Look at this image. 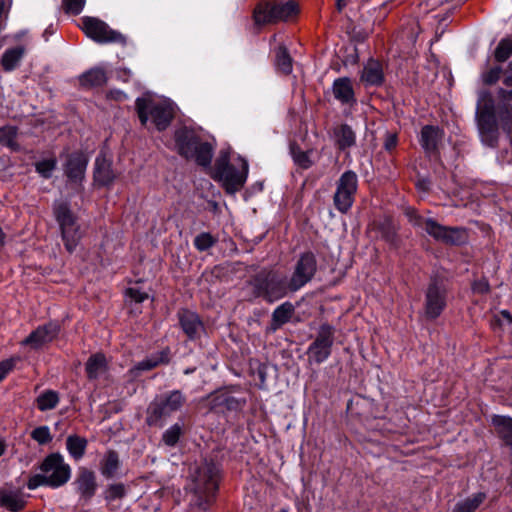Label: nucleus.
<instances>
[{
	"label": "nucleus",
	"mask_w": 512,
	"mask_h": 512,
	"mask_svg": "<svg viewBox=\"0 0 512 512\" xmlns=\"http://www.w3.org/2000/svg\"><path fill=\"white\" fill-rule=\"evenodd\" d=\"M71 476V468L65 463L64 458L59 453L48 455L39 467V473L31 476L27 482V487L34 490L40 486L58 488L68 482Z\"/></svg>",
	"instance_id": "1"
},
{
	"label": "nucleus",
	"mask_w": 512,
	"mask_h": 512,
	"mask_svg": "<svg viewBox=\"0 0 512 512\" xmlns=\"http://www.w3.org/2000/svg\"><path fill=\"white\" fill-rule=\"evenodd\" d=\"M174 137L180 155L195 160L201 166L210 165L213 148L208 142L202 141L193 130L186 127L179 128L175 131Z\"/></svg>",
	"instance_id": "2"
},
{
	"label": "nucleus",
	"mask_w": 512,
	"mask_h": 512,
	"mask_svg": "<svg viewBox=\"0 0 512 512\" xmlns=\"http://www.w3.org/2000/svg\"><path fill=\"white\" fill-rule=\"evenodd\" d=\"M248 163L239 158L238 166L229 162L228 155H221L215 163L214 179L219 181L228 193L239 191L246 182Z\"/></svg>",
	"instance_id": "3"
},
{
	"label": "nucleus",
	"mask_w": 512,
	"mask_h": 512,
	"mask_svg": "<svg viewBox=\"0 0 512 512\" xmlns=\"http://www.w3.org/2000/svg\"><path fill=\"white\" fill-rule=\"evenodd\" d=\"M252 285L257 295L268 302L277 301L292 292L290 279L288 280L286 275L276 271L259 273L253 279Z\"/></svg>",
	"instance_id": "4"
},
{
	"label": "nucleus",
	"mask_w": 512,
	"mask_h": 512,
	"mask_svg": "<svg viewBox=\"0 0 512 512\" xmlns=\"http://www.w3.org/2000/svg\"><path fill=\"white\" fill-rule=\"evenodd\" d=\"M219 470L212 463H203L197 470L195 477V496L193 505L205 509L213 501L218 489Z\"/></svg>",
	"instance_id": "5"
},
{
	"label": "nucleus",
	"mask_w": 512,
	"mask_h": 512,
	"mask_svg": "<svg viewBox=\"0 0 512 512\" xmlns=\"http://www.w3.org/2000/svg\"><path fill=\"white\" fill-rule=\"evenodd\" d=\"M186 397L180 390H173L156 397L147 408L146 422L150 426H161L163 420L180 410Z\"/></svg>",
	"instance_id": "6"
},
{
	"label": "nucleus",
	"mask_w": 512,
	"mask_h": 512,
	"mask_svg": "<svg viewBox=\"0 0 512 512\" xmlns=\"http://www.w3.org/2000/svg\"><path fill=\"white\" fill-rule=\"evenodd\" d=\"M136 110L142 125H146L149 118L159 131L165 130L174 117L173 108L164 101H155L147 98L136 100Z\"/></svg>",
	"instance_id": "7"
},
{
	"label": "nucleus",
	"mask_w": 512,
	"mask_h": 512,
	"mask_svg": "<svg viewBox=\"0 0 512 512\" xmlns=\"http://www.w3.org/2000/svg\"><path fill=\"white\" fill-rule=\"evenodd\" d=\"M53 212L61 230L64 246L71 253L75 250L81 238L76 217L64 202L56 203Z\"/></svg>",
	"instance_id": "8"
},
{
	"label": "nucleus",
	"mask_w": 512,
	"mask_h": 512,
	"mask_svg": "<svg viewBox=\"0 0 512 512\" xmlns=\"http://www.w3.org/2000/svg\"><path fill=\"white\" fill-rule=\"evenodd\" d=\"M81 22V29L86 36L97 43L124 44L126 42V38L123 34L111 29L107 23L99 18L86 16L81 19Z\"/></svg>",
	"instance_id": "9"
},
{
	"label": "nucleus",
	"mask_w": 512,
	"mask_h": 512,
	"mask_svg": "<svg viewBox=\"0 0 512 512\" xmlns=\"http://www.w3.org/2000/svg\"><path fill=\"white\" fill-rule=\"evenodd\" d=\"M358 187V178L355 172H344L338 182L334 194V205L341 213H346L353 205L354 196Z\"/></svg>",
	"instance_id": "10"
},
{
	"label": "nucleus",
	"mask_w": 512,
	"mask_h": 512,
	"mask_svg": "<svg viewBox=\"0 0 512 512\" xmlns=\"http://www.w3.org/2000/svg\"><path fill=\"white\" fill-rule=\"evenodd\" d=\"M425 231L436 241L444 244L458 245L464 243L467 238L464 228L443 226L431 218L425 221Z\"/></svg>",
	"instance_id": "11"
},
{
	"label": "nucleus",
	"mask_w": 512,
	"mask_h": 512,
	"mask_svg": "<svg viewBox=\"0 0 512 512\" xmlns=\"http://www.w3.org/2000/svg\"><path fill=\"white\" fill-rule=\"evenodd\" d=\"M334 329L328 324L320 326L318 334L314 342L309 346V358L316 363L324 362L331 353L333 345Z\"/></svg>",
	"instance_id": "12"
},
{
	"label": "nucleus",
	"mask_w": 512,
	"mask_h": 512,
	"mask_svg": "<svg viewBox=\"0 0 512 512\" xmlns=\"http://www.w3.org/2000/svg\"><path fill=\"white\" fill-rule=\"evenodd\" d=\"M446 306V290L437 282H431L425 293L424 316L428 320L438 318Z\"/></svg>",
	"instance_id": "13"
},
{
	"label": "nucleus",
	"mask_w": 512,
	"mask_h": 512,
	"mask_svg": "<svg viewBox=\"0 0 512 512\" xmlns=\"http://www.w3.org/2000/svg\"><path fill=\"white\" fill-rule=\"evenodd\" d=\"M316 272V259L312 253H304L296 263L290 278V288L296 292L307 284Z\"/></svg>",
	"instance_id": "14"
},
{
	"label": "nucleus",
	"mask_w": 512,
	"mask_h": 512,
	"mask_svg": "<svg viewBox=\"0 0 512 512\" xmlns=\"http://www.w3.org/2000/svg\"><path fill=\"white\" fill-rule=\"evenodd\" d=\"M88 164L87 156L82 152H73L68 155L64 165L66 176L73 181H81L84 178Z\"/></svg>",
	"instance_id": "15"
},
{
	"label": "nucleus",
	"mask_w": 512,
	"mask_h": 512,
	"mask_svg": "<svg viewBox=\"0 0 512 512\" xmlns=\"http://www.w3.org/2000/svg\"><path fill=\"white\" fill-rule=\"evenodd\" d=\"M59 326L55 323H49L37 328L22 343L38 349L44 344L51 342L58 334Z\"/></svg>",
	"instance_id": "16"
},
{
	"label": "nucleus",
	"mask_w": 512,
	"mask_h": 512,
	"mask_svg": "<svg viewBox=\"0 0 512 512\" xmlns=\"http://www.w3.org/2000/svg\"><path fill=\"white\" fill-rule=\"evenodd\" d=\"M116 173L112 169V162L104 154L97 156L94 166V180L101 186L113 183Z\"/></svg>",
	"instance_id": "17"
},
{
	"label": "nucleus",
	"mask_w": 512,
	"mask_h": 512,
	"mask_svg": "<svg viewBox=\"0 0 512 512\" xmlns=\"http://www.w3.org/2000/svg\"><path fill=\"white\" fill-rule=\"evenodd\" d=\"M75 485L82 498L90 499L97 487L94 473L86 468L79 469Z\"/></svg>",
	"instance_id": "18"
},
{
	"label": "nucleus",
	"mask_w": 512,
	"mask_h": 512,
	"mask_svg": "<svg viewBox=\"0 0 512 512\" xmlns=\"http://www.w3.org/2000/svg\"><path fill=\"white\" fill-rule=\"evenodd\" d=\"M179 321L185 334L190 339H195L203 330V324L199 316L189 310H183L179 313Z\"/></svg>",
	"instance_id": "19"
},
{
	"label": "nucleus",
	"mask_w": 512,
	"mask_h": 512,
	"mask_svg": "<svg viewBox=\"0 0 512 512\" xmlns=\"http://www.w3.org/2000/svg\"><path fill=\"white\" fill-rule=\"evenodd\" d=\"M332 91L334 97L342 104H353L356 102L354 90L349 78H338L333 82Z\"/></svg>",
	"instance_id": "20"
},
{
	"label": "nucleus",
	"mask_w": 512,
	"mask_h": 512,
	"mask_svg": "<svg viewBox=\"0 0 512 512\" xmlns=\"http://www.w3.org/2000/svg\"><path fill=\"white\" fill-rule=\"evenodd\" d=\"M274 24L285 22L298 13V6L294 1L271 2Z\"/></svg>",
	"instance_id": "21"
},
{
	"label": "nucleus",
	"mask_w": 512,
	"mask_h": 512,
	"mask_svg": "<svg viewBox=\"0 0 512 512\" xmlns=\"http://www.w3.org/2000/svg\"><path fill=\"white\" fill-rule=\"evenodd\" d=\"M361 80L366 85H381L384 80L382 65L378 61L369 60L363 68Z\"/></svg>",
	"instance_id": "22"
},
{
	"label": "nucleus",
	"mask_w": 512,
	"mask_h": 512,
	"mask_svg": "<svg viewBox=\"0 0 512 512\" xmlns=\"http://www.w3.org/2000/svg\"><path fill=\"white\" fill-rule=\"evenodd\" d=\"M491 423L505 444L512 446V417L493 415Z\"/></svg>",
	"instance_id": "23"
},
{
	"label": "nucleus",
	"mask_w": 512,
	"mask_h": 512,
	"mask_svg": "<svg viewBox=\"0 0 512 512\" xmlns=\"http://www.w3.org/2000/svg\"><path fill=\"white\" fill-rule=\"evenodd\" d=\"M25 52L26 49L24 46H17L7 49L3 53L0 60L4 71L11 72L15 70L19 66Z\"/></svg>",
	"instance_id": "24"
},
{
	"label": "nucleus",
	"mask_w": 512,
	"mask_h": 512,
	"mask_svg": "<svg viewBox=\"0 0 512 512\" xmlns=\"http://www.w3.org/2000/svg\"><path fill=\"white\" fill-rule=\"evenodd\" d=\"M85 370L91 380L98 379L107 370L106 358L103 354L97 353L89 357L86 362Z\"/></svg>",
	"instance_id": "25"
},
{
	"label": "nucleus",
	"mask_w": 512,
	"mask_h": 512,
	"mask_svg": "<svg viewBox=\"0 0 512 512\" xmlns=\"http://www.w3.org/2000/svg\"><path fill=\"white\" fill-rule=\"evenodd\" d=\"M79 82L87 88L101 86L107 82V75L103 68L95 67L83 73L79 77Z\"/></svg>",
	"instance_id": "26"
},
{
	"label": "nucleus",
	"mask_w": 512,
	"mask_h": 512,
	"mask_svg": "<svg viewBox=\"0 0 512 512\" xmlns=\"http://www.w3.org/2000/svg\"><path fill=\"white\" fill-rule=\"evenodd\" d=\"M334 135L336 144L342 150L353 146L356 142V136L350 126L343 124L335 128Z\"/></svg>",
	"instance_id": "27"
},
{
	"label": "nucleus",
	"mask_w": 512,
	"mask_h": 512,
	"mask_svg": "<svg viewBox=\"0 0 512 512\" xmlns=\"http://www.w3.org/2000/svg\"><path fill=\"white\" fill-rule=\"evenodd\" d=\"M441 138L442 132L434 126H425L421 131V144L426 151H434Z\"/></svg>",
	"instance_id": "28"
},
{
	"label": "nucleus",
	"mask_w": 512,
	"mask_h": 512,
	"mask_svg": "<svg viewBox=\"0 0 512 512\" xmlns=\"http://www.w3.org/2000/svg\"><path fill=\"white\" fill-rule=\"evenodd\" d=\"M0 503L3 507L13 512L20 511L25 505L22 495L15 491H1Z\"/></svg>",
	"instance_id": "29"
},
{
	"label": "nucleus",
	"mask_w": 512,
	"mask_h": 512,
	"mask_svg": "<svg viewBox=\"0 0 512 512\" xmlns=\"http://www.w3.org/2000/svg\"><path fill=\"white\" fill-rule=\"evenodd\" d=\"M253 20L258 26L274 24L271 2L259 3L254 9Z\"/></svg>",
	"instance_id": "30"
},
{
	"label": "nucleus",
	"mask_w": 512,
	"mask_h": 512,
	"mask_svg": "<svg viewBox=\"0 0 512 512\" xmlns=\"http://www.w3.org/2000/svg\"><path fill=\"white\" fill-rule=\"evenodd\" d=\"M87 446L86 439L71 435L66 440V447L69 454L76 460H79L83 457Z\"/></svg>",
	"instance_id": "31"
},
{
	"label": "nucleus",
	"mask_w": 512,
	"mask_h": 512,
	"mask_svg": "<svg viewBox=\"0 0 512 512\" xmlns=\"http://www.w3.org/2000/svg\"><path fill=\"white\" fill-rule=\"evenodd\" d=\"M275 62L277 69L283 74H289L292 71V59L283 44H279V46L275 50Z\"/></svg>",
	"instance_id": "32"
},
{
	"label": "nucleus",
	"mask_w": 512,
	"mask_h": 512,
	"mask_svg": "<svg viewBox=\"0 0 512 512\" xmlns=\"http://www.w3.org/2000/svg\"><path fill=\"white\" fill-rule=\"evenodd\" d=\"M119 465L118 454L115 451H108L101 462V472L106 477H112L117 472Z\"/></svg>",
	"instance_id": "33"
},
{
	"label": "nucleus",
	"mask_w": 512,
	"mask_h": 512,
	"mask_svg": "<svg viewBox=\"0 0 512 512\" xmlns=\"http://www.w3.org/2000/svg\"><path fill=\"white\" fill-rule=\"evenodd\" d=\"M17 129L14 126H4L0 128V146L8 147L11 150H18L19 145L16 141Z\"/></svg>",
	"instance_id": "34"
},
{
	"label": "nucleus",
	"mask_w": 512,
	"mask_h": 512,
	"mask_svg": "<svg viewBox=\"0 0 512 512\" xmlns=\"http://www.w3.org/2000/svg\"><path fill=\"white\" fill-rule=\"evenodd\" d=\"M36 403L40 411L54 409L59 403V395L53 390H47L37 397Z\"/></svg>",
	"instance_id": "35"
},
{
	"label": "nucleus",
	"mask_w": 512,
	"mask_h": 512,
	"mask_svg": "<svg viewBox=\"0 0 512 512\" xmlns=\"http://www.w3.org/2000/svg\"><path fill=\"white\" fill-rule=\"evenodd\" d=\"M484 493H477L473 496L459 502L455 507V512H474L485 500Z\"/></svg>",
	"instance_id": "36"
},
{
	"label": "nucleus",
	"mask_w": 512,
	"mask_h": 512,
	"mask_svg": "<svg viewBox=\"0 0 512 512\" xmlns=\"http://www.w3.org/2000/svg\"><path fill=\"white\" fill-rule=\"evenodd\" d=\"M293 312V305L290 302H285L274 310L272 314L273 322L277 325L285 324L290 320Z\"/></svg>",
	"instance_id": "37"
},
{
	"label": "nucleus",
	"mask_w": 512,
	"mask_h": 512,
	"mask_svg": "<svg viewBox=\"0 0 512 512\" xmlns=\"http://www.w3.org/2000/svg\"><path fill=\"white\" fill-rule=\"evenodd\" d=\"M495 59L498 62L506 61L512 55V40L509 38L502 39L495 49Z\"/></svg>",
	"instance_id": "38"
},
{
	"label": "nucleus",
	"mask_w": 512,
	"mask_h": 512,
	"mask_svg": "<svg viewBox=\"0 0 512 512\" xmlns=\"http://www.w3.org/2000/svg\"><path fill=\"white\" fill-rule=\"evenodd\" d=\"M497 116L504 129H510L512 123V105L509 103L498 104Z\"/></svg>",
	"instance_id": "39"
},
{
	"label": "nucleus",
	"mask_w": 512,
	"mask_h": 512,
	"mask_svg": "<svg viewBox=\"0 0 512 512\" xmlns=\"http://www.w3.org/2000/svg\"><path fill=\"white\" fill-rule=\"evenodd\" d=\"M217 239L208 232H202L194 239V246L199 251H206L215 245Z\"/></svg>",
	"instance_id": "40"
},
{
	"label": "nucleus",
	"mask_w": 512,
	"mask_h": 512,
	"mask_svg": "<svg viewBox=\"0 0 512 512\" xmlns=\"http://www.w3.org/2000/svg\"><path fill=\"white\" fill-rule=\"evenodd\" d=\"M181 433V426L174 424L164 432L162 437L163 442L168 446H174L178 442Z\"/></svg>",
	"instance_id": "41"
},
{
	"label": "nucleus",
	"mask_w": 512,
	"mask_h": 512,
	"mask_svg": "<svg viewBox=\"0 0 512 512\" xmlns=\"http://www.w3.org/2000/svg\"><path fill=\"white\" fill-rule=\"evenodd\" d=\"M480 132L483 140L489 141V144H493L496 140L497 128L494 122L485 123L483 120L480 121Z\"/></svg>",
	"instance_id": "42"
},
{
	"label": "nucleus",
	"mask_w": 512,
	"mask_h": 512,
	"mask_svg": "<svg viewBox=\"0 0 512 512\" xmlns=\"http://www.w3.org/2000/svg\"><path fill=\"white\" fill-rule=\"evenodd\" d=\"M55 167L56 160L53 158L42 160L40 162H37L35 165L36 171L44 178L51 177Z\"/></svg>",
	"instance_id": "43"
},
{
	"label": "nucleus",
	"mask_w": 512,
	"mask_h": 512,
	"mask_svg": "<svg viewBox=\"0 0 512 512\" xmlns=\"http://www.w3.org/2000/svg\"><path fill=\"white\" fill-rule=\"evenodd\" d=\"M165 361L166 360L162 357V355L152 356L151 358H147L139 362L134 369L138 371H148L157 367L160 363H163Z\"/></svg>",
	"instance_id": "44"
},
{
	"label": "nucleus",
	"mask_w": 512,
	"mask_h": 512,
	"mask_svg": "<svg viewBox=\"0 0 512 512\" xmlns=\"http://www.w3.org/2000/svg\"><path fill=\"white\" fill-rule=\"evenodd\" d=\"M86 0H63L62 6L67 14L78 15L82 12Z\"/></svg>",
	"instance_id": "45"
},
{
	"label": "nucleus",
	"mask_w": 512,
	"mask_h": 512,
	"mask_svg": "<svg viewBox=\"0 0 512 512\" xmlns=\"http://www.w3.org/2000/svg\"><path fill=\"white\" fill-rule=\"evenodd\" d=\"M31 437L41 445L50 442L52 439L50 429L47 426H40L35 428L31 433Z\"/></svg>",
	"instance_id": "46"
},
{
	"label": "nucleus",
	"mask_w": 512,
	"mask_h": 512,
	"mask_svg": "<svg viewBox=\"0 0 512 512\" xmlns=\"http://www.w3.org/2000/svg\"><path fill=\"white\" fill-rule=\"evenodd\" d=\"M125 486L123 484H112L106 490V499L113 501L118 498H122L125 495Z\"/></svg>",
	"instance_id": "47"
},
{
	"label": "nucleus",
	"mask_w": 512,
	"mask_h": 512,
	"mask_svg": "<svg viewBox=\"0 0 512 512\" xmlns=\"http://www.w3.org/2000/svg\"><path fill=\"white\" fill-rule=\"evenodd\" d=\"M502 73V69L499 66L490 68L488 71L482 74V80L487 85L495 84Z\"/></svg>",
	"instance_id": "48"
},
{
	"label": "nucleus",
	"mask_w": 512,
	"mask_h": 512,
	"mask_svg": "<svg viewBox=\"0 0 512 512\" xmlns=\"http://www.w3.org/2000/svg\"><path fill=\"white\" fill-rule=\"evenodd\" d=\"M406 216L408 217L409 222L415 227H421L425 230V221L428 218H423L418 215L417 212L412 208H407L405 211Z\"/></svg>",
	"instance_id": "49"
},
{
	"label": "nucleus",
	"mask_w": 512,
	"mask_h": 512,
	"mask_svg": "<svg viewBox=\"0 0 512 512\" xmlns=\"http://www.w3.org/2000/svg\"><path fill=\"white\" fill-rule=\"evenodd\" d=\"M127 294L130 296L131 299H133L137 303H141L148 298L147 293L142 292L137 288H129L127 290Z\"/></svg>",
	"instance_id": "50"
},
{
	"label": "nucleus",
	"mask_w": 512,
	"mask_h": 512,
	"mask_svg": "<svg viewBox=\"0 0 512 512\" xmlns=\"http://www.w3.org/2000/svg\"><path fill=\"white\" fill-rule=\"evenodd\" d=\"M473 290L480 294H485L489 291V284L486 280H479L474 282L472 286Z\"/></svg>",
	"instance_id": "51"
},
{
	"label": "nucleus",
	"mask_w": 512,
	"mask_h": 512,
	"mask_svg": "<svg viewBox=\"0 0 512 512\" xmlns=\"http://www.w3.org/2000/svg\"><path fill=\"white\" fill-rule=\"evenodd\" d=\"M13 368L11 360L3 361L0 363V381L5 378L8 372Z\"/></svg>",
	"instance_id": "52"
},
{
	"label": "nucleus",
	"mask_w": 512,
	"mask_h": 512,
	"mask_svg": "<svg viewBox=\"0 0 512 512\" xmlns=\"http://www.w3.org/2000/svg\"><path fill=\"white\" fill-rule=\"evenodd\" d=\"M498 98L501 101V103H507L509 101H512V89L506 90L503 88H500L497 92Z\"/></svg>",
	"instance_id": "53"
},
{
	"label": "nucleus",
	"mask_w": 512,
	"mask_h": 512,
	"mask_svg": "<svg viewBox=\"0 0 512 512\" xmlns=\"http://www.w3.org/2000/svg\"><path fill=\"white\" fill-rule=\"evenodd\" d=\"M397 145V136L396 134H388L385 139L384 147L386 150H392Z\"/></svg>",
	"instance_id": "54"
},
{
	"label": "nucleus",
	"mask_w": 512,
	"mask_h": 512,
	"mask_svg": "<svg viewBox=\"0 0 512 512\" xmlns=\"http://www.w3.org/2000/svg\"><path fill=\"white\" fill-rule=\"evenodd\" d=\"M107 98H110V99H113L116 101H122L127 98V95L123 91L115 89V90H110L107 93Z\"/></svg>",
	"instance_id": "55"
},
{
	"label": "nucleus",
	"mask_w": 512,
	"mask_h": 512,
	"mask_svg": "<svg viewBox=\"0 0 512 512\" xmlns=\"http://www.w3.org/2000/svg\"><path fill=\"white\" fill-rule=\"evenodd\" d=\"M132 76V72L128 68H119L117 70V78L123 82H127Z\"/></svg>",
	"instance_id": "56"
},
{
	"label": "nucleus",
	"mask_w": 512,
	"mask_h": 512,
	"mask_svg": "<svg viewBox=\"0 0 512 512\" xmlns=\"http://www.w3.org/2000/svg\"><path fill=\"white\" fill-rule=\"evenodd\" d=\"M416 186L419 190L425 192L429 190L430 182L428 180L422 179L417 182Z\"/></svg>",
	"instance_id": "57"
},
{
	"label": "nucleus",
	"mask_w": 512,
	"mask_h": 512,
	"mask_svg": "<svg viewBox=\"0 0 512 512\" xmlns=\"http://www.w3.org/2000/svg\"><path fill=\"white\" fill-rule=\"evenodd\" d=\"M297 161L304 167L308 168L310 166V161L308 160L306 155H302L301 157L297 158Z\"/></svg>",
	"instance_id": "58"
},
{
	"label": "nucleus",
	"mask_w": 512,
	"mask_h": 512,
	"mask_svg": "<svg viewBox=\"0 0 512 512\" xmlns=\"http://www.w3.org/2000/svg\"><path fill=\"white\" fill-rule=\"evenodd\" d=\"M348 0H336V7L338 11H342L346 7Z\"/></svg>",
	"instance_id": "59"
},
{
	"label": "nucleus",
	"mask_w": 512,
	"mask_h": 512,
	"mask_svg": "<svg viewBox=\"0 0 512 512\" xmlns=\"http://www.w3.org/2000/svg\"><path fill=\"white\" fill-rule=\"evenodd\" d=\"M503 83L505 86L507 87H512V75L510 76H506L504 79H503Z\"/></svg>",
	"instance_id": "60"
},
{
	"label": "nucleus",
	"mask_w": 512,
	"mask_h": 512,
	"mask_svg": "<svg viewBox=\"0 0 512 512\" xmlns=\"http://www.w3.org/2000/svg\"><path fill=\"white\" fill-rule=\"evenodd\" d=\"M501 314H502V315H503V317H504L505 319H507L509 322H512V317H511V315H510V313H509L508 311H505V310H504V311H502V312H501Z\"/></svg>",
	"instance_id": "61"
},
{
	"label": "nucleus",
	"mask_w": 512,
	"mask_h": 512,
	"mask_svg": "<svg viewBox=\"0 0 512 512\" xmlns=\"http://www.w3.org/2000/svg\"><path fill=\"white\" fill-rule=\"evenodd\" d=\"M6 445L3 440L0 439V456H2L5 452Z\"/></svg>",
	"instance_id": "62"
},
{
	"label": "nucleus",
	"mask_w": 512,
	"mask_h": 512,
	"mask_svg": "<svg viewBox=\"0 0 512 512\" xmlns=\"http://www.w3.org/2000/svg\"><path fill=\"white\" fill-rule=\"evenodd\" d=\"M277 41V35L274 34L271 39H270V42L273 43V42H276Z\"/></svg>",
	"instance_id": "63"
},
{
	"label": "nucleus",
	"mask_w": 512,
	"mask_h": 512,
	"mask_svg": "<svg viewBox=\"0 0 512 512\" xmlns=\"http://www.w3.org/2000/svg\"><path fill=\"white\" fill-rule=\"evenodd\" d=\"M279 512H288V511H286V510H281V511H279Z\"/></svg>",
	"instance_id": "64"
}]
</instances>
